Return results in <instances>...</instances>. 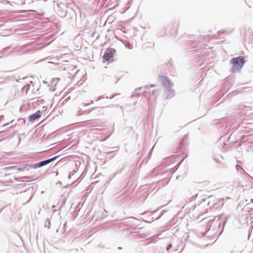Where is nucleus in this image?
I'll list each match as a JSON object with an SVG mask.
<instances>
[{
    "label": "nucleus",
    "instance_id": "obj_3",
    "mask_svg": "<svg viewBox=\"0 0 253 253\" xmlns=\"http://www.w3.org/2000/svg\"><path fill=\"white\" fill-rule=\"evenodd\" d=\"M41 117V112L40 110L37 111L36 113L30 115L29 117L30 122H33L36 119L40 118Z\"/></svg>",
    "mask_w": 253,
    "mask_h": 253
},
{
    "label": "nucleus",
    "instance_id": "obj_5",
    "mask_svg": "<svg viewBox=\"0 0 253 253\" xmlns=\"http://www.w3.org/2000/svg\"><path fill=\"white\" fill-rule=\"evenodd\" d=\"M172 247V245H169L168 247H167V250H169L170 248H171Z\"/></svg>",
    "mask_w": 253,
    "mask_h": 253
},
{
    "label": "nucleus",
    "instance_id": "obj_4",
    "mask_svg": "<svg viewBox=\"0 0 253 253\" xmlns=\"http://www.w3.org/2000/svg\"><path fill=\"white\" fill-rule=\"evenodd\" d=\"M113 57V53L110 50H107L103 56V59L109 62Z\"/></svg>",
    "mask_w": 253,
    "mask_h": 253
},
{
    "label": "nucleus",
    "instance_id": "obj_1",
    "mask_svg": "<svg viewBox=\"0 0 253 253\" xmlns=\"http://www.w3.org/2000/svg\"><path fill=\"white\" fill-rule=\"evenodd\" d=\"M231 63L232 64V70H240L245 63L244 58L243 56L233 58L231 60Z\"/></svg>",
    "mask_w": 253,
    "mask_h": 253
},
{
    "label": "nucleus",
    "instance_id": "obj_2",
    "mask_svg": "<svg viewBox=\"0 0 253 253\" xmlns=\"http://www.w3.org/2000/svg\"><path fill=\"white\" fill-rule=\"evenodd\" d=\"M56 157H55L54 158H52L51 159L42 161L39 163H37L34 166H30V167L34 169H36L37 168L42 167L43 166L46 165L48 164H49L50 162L54 161L56 159Z\"/></svg>",
    "mask_w": 253,
    "mask_h": 253
}]
</instances>
